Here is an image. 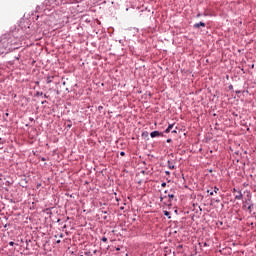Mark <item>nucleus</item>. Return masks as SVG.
<instances>
[{
	"instance_id": "nucleus-1",
	"label": "nucleus",
	"mask_w": 256,
	"mask_h": 256,
	"mask_svg": "<svg viewBox=\"0 0 256 256\" xmlns=\"http://www.w3.org/2000/svg\"><path fill=\"white\" fill-rule=\"evenodd\" d=\"M11 35L10 34H4L0 37V44L6 48V49H11L9 47H11Z\"/></svg>"
},
{
	"instance_id": "nucleus-2",
	"label": "nucleus",
	"mask_w": 256,
	"mask_h": 256,
	"mask_svg": "<svg viewBox=\"0 0 256 256\" xmlns=\"http://www.w3.org/2000/svg\"><path fill=\"white\" fill-rule=\"evenodd\" d=\"M11 53V49H6L0 44V55Z\"/></svg>"
},
{
	"instance_id": "nucleus-3",
	"label": "nucleus",
	"mask_w": 256,
	"mask_h": 256,
	"mask_svg": "<svg viewBox=\"0 0 256 256\" xmlns=\"http://www.w3.org/2000/svg\"><path fill=\"white\" fill-rule=\"evenodd\" d=\"M150 137L152 139H155V137H161V132L160 131H153L150 133Z\"/></svg>"
},
{
	"instance_id": "nucleus-4",
	"label": "nucleus",
	"mask_w": 256,
	"mask_h": 256,
	"mask_svg": "<svg viewBox=\"0 0 256 256\" xmlns=\"http://www.w3.org/2000/svg\"><path fill=\"white\" fill-rule=\"evenodd\" d=\"M205 22H199V23H196L194 24V29H199V27H205Z\"/></svg>"
},
{
	"instance_id": "nucleus-5",
	"label": "nucleus",
	"mask_w": 256,
	"mask_h": 256,
	"mask_svg": "<svg viewBox=\"0 0 256 256\" xmlns=\"http://www.w3.org/2000/svg\"><path fill=\"white\" fill-rule=\"evenodd\" d=\"M235 199L237 201H241V199H243V194L241 193V191L238 192V194L235 196Z\"/></svg>"
},
{
	"instance_id": "nucleus-6",
	"label": "nucleus",
	"mask_w": 256,
	"mask_h": 256,
	"mask_svg": "<svg viewBox=\"0 0 256 256\" xmlns=\"http://www.w3.org/2000/svg\"><path fill=\"white\" fill-rule=\"evenodd\" d=\"M171 129H173V124H169V126L167 127V129L165 130V133H170Z\"/></svg>"
},
{
	"instance_id": "nucleus-7",
	"label": "nucleus",
	"mask_w": 256,
	"mask_h": 256,
	"mask_svg": "<svg viewBox=\"0 0 256 256\" xmlns=\"http://www.w3.org/2000/svg\"><path fill=\"white\" fill-rule=\"evenodd\" d=\"M47 83H53V77L52 76H48L47 77Z\"/></svg>"
},
{
	"instance_id": "nucleus-8",
	"label": "nucleus",
	"mask_w": 256,
	"mask_h": 256,
	"mask_svg": "<svg viewBox=\"0 0 256 256\" xmlns=\"http://www.w3.org/2000/svg\"><path fill=\"white\" fill-rule=\"evenodd\" d=\"M164 215H165L166 217H168L169 219H171V216H169V215H170L169 211H164Z\"/></svg>"
},
{
	"instance_id": "nucleus-9",
	"label": "nucleus",
	"mask_w": 256,
	"mask_h": 256,
	"mask_svg": "<svg viewBox=\"0 0 256 256\" xmlns=\"http://www.w3.org/2000/svg\"><path fill=\"white\" fill-rule=\"evenodd\" d=\"M214 193H219V189L217 188V186L214 187Z\"/></svg>"
},
{
	"instance_id": "nucleus-10",
	"label": "nucleus",
	"mask_w": 256,
	"mask_h": 256,
	"mask_svg": "<svg viewBox=\"0 0 256 256\" xmlns=\"http://www.w3.org/2000/svg\"><path fill=\"white\" fill-rule=\"evenodd\" d=\"M248 211H251L253 209V205L250 204L248 207H247Z\"/></svg>"
},
{
	"instance_id": "nucleus-11",
	"label": "nucleus",
	"mask_w": 256,
	"mask_h": 256,
	"mask_svg": "<svg viewBox=\"0 0 256 256\" xmlns=\"http://www.w3.org/2000/svg\"><path fill=\"white\" fill-rule=\"evenodd\" d=\"M168 197H169V199H174L175 195H173V194H168Z\"/></svg>"
},
{
	"instance_id": "nucleus-12",
	"label": "nucleus",
	"mask_w": 256,
	"mask_h": 256,
	"mask_svg": "<svg viewBox=\"0 0 256 256\" xmlns=\"http://www.w3.org/2000/svg\"><path fill=\"white\" fill-rule=\"evenodd\" d=\"M62 3H73V0H66V1H64V2H62Z\"/></svg>"
},
{
	"instance_id": "nucleus-13",
	"label": "nucleus",
	"mask_w": 256,
	"mask_h": 256,
	"mask_svg": "<svg viewBox=\"0 0 256 256\" xmlns=\"http://www.w3.org/2000/svg\"><path fill=\"white\" fill-rule=\"evenodd\" d=\"M168 167H169V169H175V166L171 165V164H169Z\"/></svg>"
},
{
	"instance_id": "nucleus-14",
	"label": "nucleus",
	"mask_w": 256,
	"mask_h": 256,
	"mask_svg": "<svg viewBox=\"0 0 256 256\" xmlns=\"http://www.w3.org/2000/svg\"><path fill=\"white\" fill-rule=\"evenodd\" d=\"M161 187H167V183L163 182V183L161 184Z\"/></svg>"
},
{
	"instance_id": "nucleus-15",
	"label": "nucleus",
	"mask_w": 256,
	"mask_h": 256,
	"mask_svg": "<svg viewBox=\"0 0 256 256\" xmlns=\"http://www.w3.org/2000/svg\"><path fill=\"white\" fill-rule=\"evenodd\" d=\"M102 241H103L104 243H107V238L103 237V238H102Z\"/></svg>"
},
{
	"instance_id": "nucleus-16",
	"label": "nucleus",
	"mask_w": 256,
	"mask_h": 256,
	"mask_svg": "<svg viewBox=\"0 0 256 256\" xmlns=\"http://www.w3.org/2000/svg\"><path fill=\"white\" fill-rule=\"evenodd\" d=\"M121 157H125V152H120Z\"/></svg>"
},
{
	"instance_id": "nucleus-17",
	"label": "nucleus",
	"mask_w": 256,
	"mask_h": 256,
	"mask_svg": "<svg viewBox=\"0 0 256 256\" xmlns=\"http://www.w3.org/2000/svg\"><path fill=\"white\" fill-rule=\"evenodd\" d=\"M3 143H4L3 140L0 138V145H3Z\"/></svg>"
},
{
	"instance_id": "nucleus-18",
	"label": "nucleus",
	"mask_w": 256,
	"mask_h": 256,
	"mask_svg": "<svg viewBox=\"0 0 256 256\" xmlns=\"http://www.w3.org/2000/svg\"><path fill=\"white\" fill-rule=\"evenodd\" d=\"M215 202H216V203H220V202H221V200H219V199H216V200H215Z\"/></svg>"
},
{
	"instance_id": "nucleus-19",
	"label": "nucleus",
	"mask_w": 256,
	"mask_h": 256,
	"mask_svg": "<svg viewBox=\"0 0 256 256\" xmlns=\"http://www.w3.org/2000/svg\"><path fill=\"white\" fill-rule=\"evenodd\" d=\"M9 245L13 246V245H15V243L14 242H10Z\"/></svg>"
},
{
	"instance_id": "nucleus-20",
	"label": "nucleus",
	"mask_w": 256,
	"mask_h": 256,
	"mask_svg": "<svg viewBox=\"0 0 256 256\" xmlns=\"http://www.w3.org/2000/svg\"><path fill=\"white\" fill-rule=\"evenodd\" d=\"M167 143H171V139H168V140H167Z\"/></svg>"
},
{
	"instance_id": "nucleus-21",
	"label": "nucleus",
	"mask_w": 256,
	"mask_h": 256,
	"mask_svg": "<svg viewBox=\"0 0 256 256\" xmlns=\"http://www.w3.org/2000/svg\"><path fill=\"white\" fill-rule=\"evenodd\" d=\"M172 133H177V130H173Z\"/></svg>"
},
{
	"instance_id": "nucleus-22",
	"label": "nucleus",
	"mask_w": 256,
	"mask_h": 256,
	"mask_svg": "<svg viewBox=\"0 0 256 256\" xmlns=\"http://www.w3.org/2000/svg\"><path fill=\"white\" fill-rule=\"evenodd\" d=\"M56 243H61V240H57Z\"/></svg>"
},
{
	"instance_id": "nucleus-23",
	"label": "nucleus",
	"mask_w": 256,
	"mask_h": 256,
	"mask_svg": "<svg viewBox=\"0 0 256 256\" xmlns=\"http://www.w3.org/2000/svg\"><path fill=\"white\" fill-rule=\"evenodd\" d=\"M244 207H247V202H245Z\"/></svg>"
},
{
	"instance_id": "nucleus-24",
	"label": "nucleus",
	"mask_w": 256,
	"mask_h": 256,
	"mask_svg": "<svg viewBox=\"0 0 256 256\" xmlns=\"http://www.w3.org/2000/svg\"><path fill=\"white\" fill-rule=\"evenodd\" d=\"M244 207H247V202H245Z\"/></svg>"
},
{
	"instance_id": "nucleus-25",
	"label": "nucleus",
	"mask_w": 256,
	"mask_h": 256,
	"mask_svg": "<svg viewBox=\"0 0 256 256\" xmlns=\"http://www.w3.org/2000/svg\"><path fill=\"white\" fill-rule=\"evenodd\" d=\"M210 195H214V192H210Z\"/></svg>"
},
{
	"instance_id": "nucleus-26",
	"label": "nucleus",
	"mask_w": 256,
	"mask_h": 256,
	"mask_svg": "<svg viewBox=\"0 0 256 256\" xmlns=\"http://www.w3.org/2000/svg\"><path fill=\"white\" fill-rule=\"evenodd\" d=\"M68 127L71 128V124H68Z\"/></svg>"
}]
</instances>
